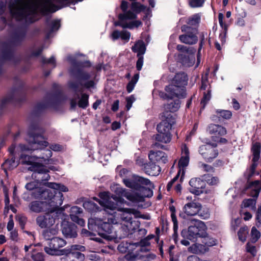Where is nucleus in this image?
I'll use <instances>...</instances> for the list:
<instances>
[{"mask_svg": "<svg viewBox=\"0 0 261 261\" xmlns=\"http://www.w3.org/2000/svg\"><path fill=\"white\" fill-rule=\"evenodd\" d=\"M98 196L100 199L94 197L93 199L102 207L108 218L103 220L96 217L90 218L88 222V229L97 232L102 238L112 240L114 236L109 234L112 232L114 224V202L111 200V198L114 199V195L110 192L103 191L99 192Z\"/></svg>", "mask_w": 261, "mask_h": 261, "instance_id": "1", "label": "nucleus"}, {"mask_svg": "<svg viewBox=\"0 0 261 261\" xmlns=\"http://www.w3.org/2000/svg\"><path fill=\"white\" fill-rule=\"evenodd\" d=\"M44 129L39 125L38 122L32 121L29 127L27 140L28 144H19V147L21 151H35L36 150H43L42 154L39 156H31L33 158L43 159L48 161L51 157L53 153L49 149H45L49 143L45 140L43 134Z\"/></svg>", "mask_w": 261, "mask_h": 261, "instance_id": "2", "label": "nucleus"}, {"mask_svg": "<svg viewBox=\"0 0 261 261\" xmlns=\"http://www.w3.org/2000/svg\"><path fill=\"white\" fill-rule=\"evenodd\" d=\"M123 182L126 187L140 192L139 193L126 190L121 191L122 196L133 202H142L145 197H151L153 195L152 189L154 188V185L147 178L135 176L132 180L124 179Z\"/></svg>", "mask_w": 261, "mask_h": 261, "instance_id": "3", "label": "nucleus"}, {"mask_svg": "<svg viewBox=\"0 0 261 261\" xmlns=\"http://www.w3.org/2000/svg\"><path fill=\"white\" fill-rule=\"evenodd\" d=\"M37 17H0V31L6 26L12 30V42L15 45H21L25 40L29 26L39 19Z\"/></svg>", "mask_w": 261, "mask_h": 261, "instance_id": "4", "label": "nucleus"}, {"mask_svg": "<svg viewBox=\"0 0 261 261\" xmlns=\"http://www.w3.org/2000/svg\"><path fill=\"white\" fill-rule=\"evenodd\" d=\"M9 3L10 11L14 14H46L51 12V3L48 0H28L25 2L19 0H6Z\"/></svg>", "mask_w": 261, "mask_h": 261, "instance_id": "5", "label": "nucleus"}, {"mask_svg": "<svg viewBox=\"0 0 261 261\" xmlns=\"http://www.w3.org/2000/svg\"><path fill=\"white\" fill-rule=\"evenodd\" d=\"M72 64L73 67L70 70V73L77 81L69 82V87L75 92H82V90L79 89V86L87 89L95 88L96 83L93 80H90V73L83 69V68H89L91 66L90 61H76L74 59L72 61Z\"/></svg>", "mask_w": 261, "mask_h": 261, "instance_id": "6", "label": "nucleus"}, {"mask_svg": "<svg viewBox=\"0 0 261 261\" xmlns=\"http://www.w3.org/2000/svg\"><path fill=\"white\" fill-rule=\"evenodd\" d=\"M63 100V94L60 91L47 93L44 97V101L37 103L34 107L31 113V117L33 118L31 123L32 121L38 122L41 126L39 119L43 112L49 108L57 110Z\"/></svg>", "mask_w": 261, "mask_h": 261, "instance_id": "7", "label": "nucleus"}, {"mask_svg": "<svg viewBox=\"0 0 261 261\" xmlns=\"http://www.w3.org/2000/svg\"><path fill=\"white\" fill-rule=\"evenodd\" d=\"M187 76L184 73H177L174 76L172 84L167 86L165 88L166 93H160V96L164 98H172L174 97L184 98L186 92L184 86L187 84Z\"/></svg>", "mask_w": 261, "mask_h": 261, "instance_id": "8", "label": "nucleus"}, {"mask_svg": "<svg viewBox=\"0 0 261 261\" xmlns=\"http://www.w3.org/2000/svg\"><path fill=\"white\" fill-rule=\"evenodd\" d=\"M21 158L24 159V162L27 165H31L29 170L33 171L32 177L37 178L40 184L42 183L46 186V182L44 181H48L50 178V175L48 174L49 170L43 164L31 161L32 157L29 155L21 154Z\"/></svg>", "mask_w": 261, "mask_h": 261, "instance_id": "9", "label": "nucleus"}, {"mask_svg": "<svg viewBox=\"0 0 261 261\" xmlns=\"http://www.w3.org/2000/svg\"><path fill=\"white\" fill-rule=\"evenodd\" d=\"M66 244V241L59 237H53L51 240L45 242L44 248V251L50 255H62L68 251L66 248L60 249Z\"/></svg>", "mask_w": 261, "mask_h": 261, "instance_id": "10", "label": "nucleus"}, {"mask_svg": "<svg viewBox=\"0 0 261 261\" xmlns=\"http://www.w3.org/2000/svg\"><path fill=\"white\" fill-rule=\"evenodd\" d=\"M132 214L136 218H141L144 219H149L148 216L142 215L139 211L134 208H124L121 214V219L127 223L126 227L128 230L135 229L139 226L138 222L132 220Z\"/></svg>", "mask_w": 261, "mask_h": 261, "instance_id": "11", "label": "nucleus"}, {"mask_svg": "<svg viewBox=\"0 0 261 261\" xmlns=\"http://www.w3.org/2000/svg\"><path fill=\"white\" fill-rule=\"evenodd\" d=\"M25 100V94L22 86L18 88L13 87L11 93L3 98L0 103V110H3L8 103H21Z\"/></svg>", "mask_w": 261, "mask_h": 261, "instance_id": "12", "label": "nucleus"}, {"mask_svg": "<svg viewBox=\"0 0 261 261\" xmlns=\"http://www.w3.org/2000/svg\"><path fill=\"white\" fill-rule=\"evenodd\" d=\"M13 46L15 45L12 42V40L10 42H4L2 43L1 48L0 57V76L3 73V66L5 61H12L14 58L15 50Z\"/></svg>", "mask_w": 261, "mask_h": 261, "instance_id": "13", "label": "nucleus"}, {"mask_svg": "<svg viewBox=\"0 0 261 261\" xmlns=\"http://www.w3.org/2000/svg\"><path fill=\"white\" fill-rule=\"evenodd\" d=\"M54 191V195L49 198V201L47 202V204L48 207L49 212L51 213H55L56 216H62V214L64 211V208L60 207V206L62 204L63 201V195L62 193L57 191Z\"/></svg>", "mask_w": 261, "mask_h": 261, "instance_id": "14", "label": "nucleus"}, {"mask_svg": "<svg viewBox=\"0 0 261 261\" xmlns=\"http://www.w3.org/2000/svg\"><path fill=\"white\" fill-rule=\"evenodd\" d=\"M206 227L205 224L201 221H196L194 225L189 227L187 237L190 240L198 238L206 237Z\"/></svg>", "mask_w": 261, "mask_h": 261, "instance_id": "15", "label": "nucleus"}, {"mask_svg": "<svg viewBox=\"0 0 261 261\" xmlns=\"http://www.w3.org/2000/svg\"><path fill=\"white\" fill-rule=\"evenodd\" d=\"M216 143H207L199 147V152L206 162H212L218 155Z\"/></svg>", "mask_w": 261, "mask_h": 261, "instance_id": "16", "label": "nucleus"}, {"mask_svg": "<svg viewBox=\"0 0 261 261\" xmlns=\"http://www.w3.org/2000/svg\"><path fill=\"white\" fill-rule=\"evenodd\" d=\"M61 216L57 215L55 213L48 212L43 215H40L36 218V223L42 228L52 226L57 219H59Z\"/></svg>", "mask_w": 261, "mask_h": 261, "instance_id": "17", "label": "nucleus"}, {"mask_svg": "<svg viewBox=\"0 0 261 261\" xmlns=\"http://www.w3.org/2000/svg\"><path fill=\"white\" fill-rule=\"evenodd\" d=\"M190 161V151L186 145L184 144L181 149V157L178 162L179 173H181L180 180L184 179L185 171Z\"/></svg>", "mask_w": 261, "mask_h": 261, "instance_id": "18", "label": "nucleus"}, {"mask_svg": "<svg viewBox=\"0 0 261 261\" xmlns=\"http://www.w3.org/2000/svg\"><path fill=\"white\" fill-rule=\"evenodd\" d=\"M62 234L66 239L75 238L77 236V227L73 223L64 220L61 223Z\"/></svg>", "mask_w": 261, "mask_h": 261, "instance_id": "19", "label": "nucleus"}, {"mask_svg": "<svg viewBox=\"0 0 261 261\" xmlns=\"http://www.w3.org/2000/svg\"><path fill=\"white\" fill-rule=\"evenodd\" d=\"M137 164L142 167L145 172L150 175L156 176L159 175L161 171V168L159 165H156L154 162H150L147 164L144 163V160L139 159L136 161Z\"/></svg>", "mask_w": 261, "mask_h": 261, "instance_id": "20", "label": "nucleus"}, {"mask_svg": "<svg viewBox=\"0 0 261 261\" xmlns=\"http://www.w3.org/2000/svg\"><path fill=\"white\" fill-rule=\"evenodd\" d=\"M66 249L68 251L65 252L64 255L69 257H75L80 260L84 259L85 255L84 254L80 252H83L86 250L85 247L81 245H73L70 247H67Z\"/></svg>", "mask_w": 261, "mask_h": 261, "instance_id": "21", "label": "nucleus"}, {"mask_svg": "<svg viewBox=\"0 0 261 261\" xmlns=\"http://www.w3.org/2000/svg\"><path fill=\"white\" fill-rule=\"evenodd\" d=\"M175 123L174 118L170 114H167L166 118L157 126L159 133L171 134L170 130Z\"/></svg>", "mask_w": 261, "mask_h": 261, "instance_id": "22", "label": "nucleus"}, {"mask_svg": "<svg viewBox=\"0 0 261 261\" xmlns=\"http://www.w3.org/2000/svg\"><path fill=\"white\" fill-rule=\"evenodd\" d=\"M190 186V191L196 195H199L203 193L205 187L204 180L199 178H193L189 181Z\"/></svg>", "mask_w": 261, "mask_h": 261, "instance_id": "23", "label": "nucleus"}, {"mask_svg": "<svg viewBox=\"0 0 261 261\" xmlns=\"http://www.w3.org/2000/svg\"><path fill=\"white\" fill-rule=\"evenodd\" d=\"M83 215V211L81 207L77 206H73L70 208V218L71 220L81 226H84L85 220L82 218Z\"/></svg>", "mask_w": 261, "mask_h": 261, "instance_id": "24", "label": "nucleus"}, {"mask_svg": "<svg viewBox=\"0 0 261 261\" xmlns=\"http://www.w3.org/2000/svg\"><path fill=\"white\" fill-rule=\"evenodd\" d=\"M51 17H46L45 23V28L44 32L46 33V37L48 38L50 35L54 31L59 30L61 26L60 21L59 20H51Z\"/></svg>", "mask_w": 261, "mask_h": 261, "instance_id": "25", "label": "nucleus"}, {"mask_svg": "<svg viewBox=\"0 0 261 261\" xmlns=\"http://www.w3.org/2000/svg\"><path fill=\"white\" fill-rule=\"evenodd\" d=\"M186 34L180 35L179 39L180 41L185 44H193L196 43L198 41V38L196 36L197 30L194 28L192 29V31L189 30L185 31Z\"/></svg>", "mask_w": 261, "mask_h": 261, "instance_id": "26", "label": "nucleus"}, {"mask_svg": "<svg viewBox=\"0 0 261 261\" xmlns=\"http://www.w3.org/2000/svg\"><path fill=\"white\" fill-rule=\"evenodd\" d=\"M134 17H119V20L118 23H115V25H119L123 28L129 29H134L137 28L141 24V22L139 20L134 19Z\"/></svg>", "mask_w": 261, "mask_h": 261, "instance_id": "27", "label": "nucleus"}, {"mask_svg": "<svg viewBox=\"0 0 261 261\" xmlns=\"http://www.w3.org/2000/svg\"><path fill=\"white\" fill-rule=\"evenodd\" d=\"M148 158L151 162L165 164L168 161L167 155L162 151H151Z\"/></svg>", "mask_w": 261, "mask_h": 261, "instance_id": "28", "label": "nucleus"}, {"mask_svg": "<svg viewBox=\"0 0 261 261\" xmlns=\"http://www.w3.org/2000/svg\"><path fill=\"white\" fill-rule=\"evenodd\" d=\"M30 210L35 213H40L41 212H49L48 207L46 201H33L29 205Z\"/></svg>", "mask_w": 261, "mask_h": 261, "instance_id": "29", "label": "nucleus"}, {"mask_svg": "<svg viewBox=\"0 0 261 261\" xmlns=\"http://www.w3.org/2000/svg\"><path fill=\"white\" fill-rule=\"evenodd\" d=\"M201 204L197 202H189L186 204L184 208V213L188 216H194L199 213Z\"/></svg>", "mask_w": 261, "mask_h": 261, "instance_id": "30", "label": "nucleus"}, {"mask_svg": "<svg viewBox=\"0 0 261 261\" xmlns=\"http://www.w3.org/2000/svg\"><path fill=\"white\" fill-rule=\"evenodd\" d=\"M208 130L209 133L213 135V136L221 137L224 136L227 133L226 128L219 125L211 124L209 125Z\"/></svg>", "mask_w": 261, "mask_h": 261, "instance_id": "31", "label": "nucleus"}, {"mask_svg": "<svg viewBox=\"0 0 261 261\" xmlns=\"http://www.w3.org/2000/svg\"><path fill=\"white\" fill-rule=\"evenodd\" d=\"M260 186L259 181L255 180L253 182L249 184L246 190L249 191V195L253 197L257 198L260 192Z\"/></svg>", "mask_w": 261, "mask_h": 261, "instance_id": "32", "label": "nucleus"}, {"mask_svg": "<svg viewBox=\"0 0 261 261\" xmlns=\"http://www.w3.org/2000/svg\"><path fill=\"white\" fill-rule=\"evenodd\" d=\"M83 206L85 210L90 213H95L101 211V208L97 204L92 201H85Z\"/></svg>", "mask_w": 261, "mask_h": 261, "instance_id": "33", "label": "nucleus"}, {"mask_svg": "<svg viewBox=\"0 0 261 261\" xmlns=\"http://www.w3.org/2000/svg\"><path fill=\"white\" fill-rule=\"evenodd\" d=\"M188 250L192 253L203 254L207 251V248L202 244H194L189 247Z\"/></svg>", "mask_w": 261, "mask_h": 261, "instance_id": "34", "label": "nucleus"}, {"mask_svg": "<svg viewBox=\"0 0 261 261\" xmlns=\"http://www.w3.org/2000/svg\"><path fill=\"white\" fill-rule=\"evenodd\" d=\"M200 17H191L189 19L188 24L184 25L181 27L182 31H188L189 30L192 31V29L195 28L199 22Z\"/></svg>", "mask_w": 261, "mask_h": 261, "instance_id": "35", "label": "nucleus"}, {"mask_svg": "<svg viewBox=\"0 0 261 261\" xmlns=\"http://www.w3.org/2000/svg\"><path fill=\"white\" fill-rule=\"evenodd\" d=\"M132 49L134 52L137 54V56L139 57L145 54L146 47L143 41H138L132 46Z\"/></svg>", "mask_w": 261, "mask_h": 261, "instance_id": "36", "label": "nucleus"}, {"mask_svg": "<svg viewBox=\"0 0 261 261\" xmlns=\"http://www.w3.org/2000/svg\"><path fill=\"white\" fill-rule=\"evenodd\" d=\"M45 184L47 187L51 188L53 191H55L57 193V191L62 193V192H65L68 191V189L67 187L61 184H57L55 182H46Z\"/></svg>", "mask_w": 261, "mask_h": 261, "instance_id": "37", "label": "nucleus"}, {"mask_svg": "<svg viewBox=\"0 0 261 261\" xmlns=\"http://www.w3.org/2000/svg\"><path fill=\"white\" fill-rule=\"evenodd\" d=\"M226 17H219V22L221 27L224 29V32L220 34L219 38L222 44H224L226 42V36L227 32V24L225 18Z\"/></svg>", "mask_w": 261, "mask_h": 261, "instance_id": "38", "label": "nucleus"}, {"mask_svg": "<svg viewBox=\"0 0 261 261\" xmlns=\"http://www.w3.org/2000/svg\"><path fill=\"white\" fill-rule=\"evenodd\" d=\"M39 195L40 196V198L42 199L45 200L44 201L48 202V201H49V198H51V197L53 196V194L54 195V191L52 190L51 188H50V189H39Z\"/></svg>", "mask_w": 261, "mask_h": 261, "instance_id": "39", "label": "nucleus"}, {"mask_svg": "<svg viewBox=\"0 0 261 261\" xmlns=\"http://www.w3.org/2000/svg\"><path fill=\"white\" fill-rule=\"evenodd\" d=\"M194 54L195 53L190 52L188 54L187 56L185 55L181 61L182 64L188 67L192 66L194 64L195 61Z\"/></svg>", "mask_w": 261, "mask_h": 261, "instance_id": "40", "label": "nucleus"}, {"mask_svg": "<svg viewBox=\"0 0 261 261\" xmlns=\"http://www.w3.org/2000/svg\"><path fill=\"white\" fill-rule=\"evenodd\" d=\"M89 96L87 93H82L81 97L77 102L79 108L86 109L89 106Z\"/></svg>", "mask_w": 261, "mask_h": 261, "instance_id": "41", "label": "nucleus"}, {"mask_svg": "<svg viewBox=\"0 0 261 261\" xmlns=\"http://www.w3.org/2000/svg\"><path fill=\"white\" fill-rule=\"evenodd\" d=\"M155 139L158 142L168 143H169L171 140V134L159 133V134L155 136Z\"/></svg>", "mask_w": 261, "mask_h": 261, "instance_id": "42", "label": "nucleus"}, {"mask_svg": "<svg viewBox=\"0 0 261 261\" xmlns=\"http://www.w3.org/2000/svg\"><path fill=\"white\" fill-rule=\"evenodd\" d=\"M180 107V101L178 99L171 101L165 105V109L167 111L175 112L177 111Z\"/></svg>", "mask_w": 261, "mask_h": 261, "instance_id": "43", "label": "nucleus"}, {"mask_svg": "<svg viewBox=\"0 0 261 261\" xmlns=\"http://www.w3.org/2000/svg\"><path fill=\"white\" fill-rule=\"evenodd\" d=\"M261 145L259 143H254L252 147V151L253 153L252 160L254 161H258L260 157Z\"/></svg>", "mask_w": 261, "mask_h": 261, "instance_id": "44", "label": "nucleus"}, {"mask_svg": "<svg viewBox=\"0 0 261 261\" xmlns=\"http://www.w3.org/2000/svg\"><path fill=\"white\" fill-rule=\"evenodd\" d=\"M130 34L126 31H118L115 30V39L120 38L125 42H128L129 40Z\"/></svg>", "mask_w": 261, "mask_h": 261, "instance_id": "45", "label": "nucleus"}, {"mask_svg": "<svg viewBox=\"0 0 261 261\" xmlns=\"http://www.w3.org/2000/svg\"><path fill=\"white\" fill-rule=\"evenodd\" d=\"M203 179L208 185L211 186L216 185L219 182V178L216 176H213L210 174H204L202 176Z\"/></svg>", "mask_w": 261, "mask_h": 261, "instance_id": "46", "label": "nucleus"}, {"mask_svg": "<svg viewBox=\"0 0 261 261\" xmlns=\"http://www.w3.org/2000/svg\"><path fill=\"white\" fill-rule=\"evenodd\" d=\"M248 232L249 228L247 226H244L241 227L238 232L239 239L241 241L244 242L246 240V238L247 235L248 234Z\"/></svg>", "mask_w": 261, "mask_h": 261, "instance_id": "47", "label": "nucleus"}, {"mask_svg": "<svg viewBox=\"0 0 261 261\" xmlns=\"http://www.w3.org/2000/svg\"><path fill=\"white\" fill-rule=\"evenodd\" d=\"M139 78V74L136 73L134 75L131 81L128 83L126 87V89L128 93L131 92L133 90L135 86V85L138 81Z\"/></svg>", "mask_w": 261, "mask_h": 261, "instance_id": "48", "label": "nucleus"}, {"mask_svg": "<svg viewBox=\"0 0 261 261\" xmlns=\"http://www.w3.org/2000/svg\"><path fill=\"white\" fill-rule=\"evenodd\" d=\"M255 204H256V200L254 199H245L243 201L242 204V208L243 207L246 208L249 207L253 210H254L255 208Z\"/></svg>", "mask_w": 261, "mask_h": 261, "instance_id": "49", "label": "nucleus"}, {"mask_svg": "<svg viewBox=\"0 0 261 261\" xmlns=\"http://www.w3.org/2000/svg\"><path fill=\"white\" fill-rule=\"evenodd\" d=\"M81 235L83 237L89 238L91 240H95L96 242H100L101 239L97 238H93V236H95V234L93 232H91L87 230L86 229L83 228L81 231Z\"/></svg>", "mask_w": 261, "mask_h": 261, "instance_id": "50", "label": "nucleus"}, {"mask_svg": "<svg viewBox=\"0 0 261 261\" xmlns=\"http://www.w3.org/2000/svg\"><path fill=\"white\" fill-rule=\"evenodd\" d=\"M216 113L219 117L225 119H230L232 116L231 112L228 110H217Z\"/></svg>", "mask_w": 261, "mask_h": 261, "instance_id": "51", "label": "nucleus"}, {"mask_svg": "<svg viewBox=\"0 0 261 261\" xmlns=\"http://www.w3.org/2000/svg\"><path fill=\"white\" fill-rule=\"evenodd\" d=\"M132 9L136 13L141 11H148V9H147L145 6L137 3H133Z\"/></svg>", "mask_w": 261, "mask_h": 261, "instance_id": "52", "label": "nucleus"}, {"mask_svg": "<svg viewBox=\"0 0 261 261\" xmlns=\"http://www.w3.org/2000/svg\"><path fill=\"white\" fill-rule=\"evenodd\" d=\"M40 185V182L37 180V178H35L34 181H32L27 184L25 187L27 190L32 191L34 189H38Z\"/></svg>", "mask_w": 261, "mask_h": 261, "instance_id": "53", "label": "nucleus"}, {"mask_svg": "<svg viewBox=\"0 0 261 261\" xmlns=\"http://www.w3.org/2000/svg\"><path fill=\"white\" fill-rule=\"evenodd\" d=\"M211 97V90L208 88H207L206 92H203V97L201 102V103L203 105V109L204 108V107L206 103L210 100Z\"/></svg>", "mask_w": 261, "mask_h": 261, "instance_id": "54", "label": "nucleus"}, {"mask_svg": "<svg viewBox=\"0 0 261 261\" xmlns=\"http://www.w3.org/2000/svg\"><path fill=\"white\" fill-rule=\"evenodd\" d=\"M177 49L178 51L187 54H189L190 52H192V53H195L196 52V49L193 47L187 48L186 46L180 44L177 46Z\"/></svg>", "mask_w": 261, "mask_h": 261, "instance_id": "55", "label": "nucleus"}, {"mask_svg": "<svg viewBox=\"0 0 261 261\" xmlns=\"http://www.w3.org/2000/svg\"><path fill=\"white\" fill-rule=\"evenodd\" d=\"M260 234L259 231L255 227H253L251 229V241L253 243L256 242L260 238Z\"/></svg>", "mask_w": 261, "mask_h": 261, "instance_id": "56", "label": "nucleus"}, {"mask_svg": "<svg viewBox=\"0 0 261 261\" xmlns=\"http://www.w3.org/2000/svg\"><path fill=\"white\" fill-rule=\"evenodd\" d=\"M198 166L201 170L205 172H213L214 171V169L212 166L204 163H199Z\"/></svg>", "mask_w": 261, "mask_h": 261, "instance_id": "57", "label": "nucleus"}, {"mask_svg": "<svg viewBox=\"0 0 261 261\" xmlns=\"http://www.w3.org/2000/svg\"><path fill=\"white\" fill-rule=\"evenodd\" d=\"M41 62L43 64H50L54 65V67L56 66V59L55 57L52 56L49 59H47L45 57H42L41 58Z\"/></svg>", "mask_w": 261, "mask_h": 261, "instance_id": "58", "label": "nucleus"}, {"mask_svg": "<svg viewBox=\"0 0 261 261\" xmlns=\"http://www.w3.org/2000/svg\"><path fill=\"white\" fill-rule=\"evenodd\" d=\"M31 257L34 261H44V255L42 252L33 253Z\"/></svg>", "mask_w": 261, "mask_h": 261, "instance_id": "59", "label": "nucleus"}, {"mask_svg": "<svg viewBox=\"0 0 261 261\" xmlns=\"http://www.w3.org/2000/svg\"><path fill=\"white\" fill-rule=\"evenodd\" d=\"M27 217L23 216H19L17 218L18 224L21 229H24L27 222Z\"/></svg>", "mask_w": 261, "mask_h": 261, "instance_id": "60", "label": "nucleus"}, {"mask_svg": "<svg viewBox=\"0 0 261 261\" xmlns=\"http://www.w3.org/2000/svg\"><path fill=\"white\" fill-rule=\"evenodd\" d=\"M205 0H191L190 5L193 8L201 7Z\"/></svg>", "mask_w": 261, "mask_h": 261, "instance_id": "61", "label": "nucleus"}, {"mask_svg": "<svg viewBox=\"0 0 261 261\" xmlns=\"http://www.w3.org/2000/svg\"><path fill=\"white\" fill-rule=\"evenodd\" d=\"M246 250L248 252L250 253L253 256H255L256 253V249L254 246L248 243L246 245Z\"/></svg>", "mask_w": 261, "mask_h": 261, "instance_id": "62", "label": "nucleus"}, {"mask_svg": "<svg viewBox=\"0 0 261 261\" xmlns=\"http://www.w3.org/2000/svg\"><path fill=\"white\" fill-rule=\"evenodd\" d=\"M136 98L134 95H131L126 98V107L127 110L128 111L132 107L133 103L135 101Z\"/></svg>", "mask_w": 261, "mask_h": 261, "instance_id": "63", "label": "nucleus"}, {"mask_svg": "<svg viewBox=\"0 0 261 261\" xmlns=\"http://www.w3.org/2000/svg\"><path fill=\"white\" fill-rule=\"evenodd\" d=\"M136 98L134 95H131L126 98V107L127 110L128 111L132 107L133 103L135 101Z\"/></svg>", "mask_w": 261, "mask_h": 261, "instance_id": "64", "label": "nucleus"}]
</instances>
